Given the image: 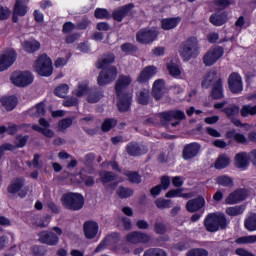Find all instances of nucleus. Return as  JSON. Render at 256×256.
Instances as JSON below:
<instances>
[{
	"mask_svg": "<svg viewBox=\"0 0 256 256\" xmlns=\"http://www.w3.org/2000/svg\"><path fill=\"white\" fill-rule=\"evenodd\" d=\"M133 83V79L129 75H120L115 83V93L117 96V107L121 113L131 109V101L133 94L127 92V87Z\"/></svg>",
	"mask_w": 256,
	"mask_h": 256,
	"instance_id": "f257e3e1",
	"label": "nucleus"
},
{
	"mask_svg": "<svg viewBox=\"0 0 256 256\" xmlns=\"http://www.w3.org/2000/svg\"><path fill=\"white\" fill-rule=\"evenodd\" d=\"M204 227L209 233H216L219 229H227V219L221 213H210L204 219Z\"/></svg>",
	"mask_w": 256,
	"mask_h": 256,
	"instance_id": "f03ea898",
	"label": "nucleus"
},
{
	"mask_svg": "<svg viewBox=\"0 0 256 256\" xmlns=\"http://www.w3.org/2000/svg\"><path fill=\"white\" fill-rule=\"evenodd\" d=\"M61 203L69 211H81L85 205V198L79 193L69 192L62 195Z\"/></svg>",
	"mask_w": 256,
	"mask_h": 256,
	"instance_id": "7ed1b4c3",
	"label": "nucleus"
},
{
	"mask_svg": "<svg viewBox=\"0 0 256 256\" xmlns=\"http://www.w3.org/2000/svg\"><path fill=\"white\" fill-rule=\"evenodd\" d=\"M179 53L184 61H191L199 55V42L196 38H189L179 48Z\"/></svg>",
	"mask_w": 256,
	"mask_h": 256,
	"instance_id": "20e7f679",
	"label": "nucleus"
},
{
	"mask_svg": "<svg viewBox=\"0 0 256 256\" xmlns=\"http://www.w3.org/2000/svg\"><path fill=\"white\" fill-rule=\"evenodd\" d=\"M63 235V230L57 226H54L51 230H44L39 232L38 241L43 245L49 247H55L59 245V237Z\"/></svg>",
	"mask_w": 256,
	"mask_h": 256,
	"instance_id": "39448f33",
	"label": "nucleus"
},
{
	"mask_svg": "<svg viewBox=\"0 0 256 256\" xmlns=\"http://www.w3.org/2000/svg\"><path fill=\"white\" fill-rule=\"evenodd\" d=\"M34 71L41 77H51L53 75V62L46 54H42L34 62Z\"/></svg>",
	"mask_w": 256,
	"mask_h": 256,
	"instance_id": "423d86ee",
	"label": "nucleus"
},
{
	"mask_svg": "<svg viewBox=\"0 0 256 256\" xmlns=\"http://www.w3.org/2000/svg\"><path fill=\"white\" fill-rule=\"evenodd\" d=\"M117 75H119V72L117 71V68L115 66H109L107 68H104L98 75V85H100V87L110 85V83H113V81L117 79Z\"/></svg>",
	"mask_w": 256,
	"mask_h": 256,
	"instance_id": "0eeeda50",
	"label": "nucleus"
},
{
	"mask_svg": "<svg viewBox=\"0 0 256 256\" xmlns=\"http://www.w3.org/2000/svg\"><path fill=\"white\" fill-rule=\"evenodd\" d=\"M11 83L16 87H27L33 83V74L29 71H17L11 75Z\"/></svg>",
	"mask_w": 256,
	"mask_h": 256,
	"instance_id": "6e6552de",
	"label": "nucleus"
},
{
	"mask_svg": "<svg viewBox=\"0 0 256 256\" xmlns=\"http://www.w3.org/2000/svg\"><path fill=\"white\" fill-rule=\"evenodd\" d=\"M185 112L181 110H172L169 112H164L160 114V121L164 125H167L168 123H171V121L175 120V122H172V127H177L179 125L180 121H183L185 119Z\"/></svg>",
	"mask_w": 256,
	"mask_h": 256,
	"instance_id": "1a4fd4ad",
	"label": "nucleus"
},
{
	"mask_svg": "<svg viewBox=\"0 0 256 256\" xmlns=\"http://www.w3.org/2000/svg\"><path fill=\"white\" fill-rule=\"evenodd\" d=\"M224 53L225 50H223V47L221 46L210 48L203 57L204 65H206V67H211V65H215V63L218 62L221 57H223Z\"/></svg>",
	"mask_w": 256,
	"mask_h": 256,
	"instance_id": "9d476101",
	"label": "nucleus"
},
{
	"mask_svg": "<svg viewBox=\"0 0 256 256\" xmlns=\"http://www.w3.org/2000/svg\"><path fill=\"white\" fill-rule=\"evenodd\" d=\"M17 61V52L13 49H8L0 54V73L7 71Z\"/></svg>",
	"mask_w": 256,
	"mask_h": 256,
	"instance_id": "9b49d317",
	"label": "nucleus"
},
{
	"mask_svg": "<svg viewBox=\"0 0 256 256\" xmlns=\"http://www.w3.org/2000/svg\"><path fill=\"white\" fill-rule=\"evenodd\" d=\"M159 35V32L155 29H141L137 34H136V40L138 43H142L144 45H147L149 43H153L155 39H157Z\"/></svg>",
	"mask_w": 256,
	"mask_h": 256,
	"instance_id": "f8f14e48",
	"label": "nucleus"
},
{
	"mask_svg": "<svg viewBox=\"0 0 256 256\" xmlns=\"http://www.w3.org/2000/svg\"><path fill=\"white\" fill-rule=\"evenodd\" d=\"M248 196L249 191H247V189L240 188L231 192L225 199V203L226 205H237V203L245 201Z\"/></svg>",
	"mask_w": 256,
	"mask_h": 256,
	"instance_id": "ddd939ff",
	"label": "nucleus"
},
{
	"mask_svg": "<svg viewBox=\"0 0 256 256\" xmlns=\"http://www.w3.org/2000/svg\"><path fill=\"white\" fill-rule=\"evenodd\" d=\"M126 241L132 245H138V243H149L151 236L141 231H132L126 235Z\"/></svg>",
	"mask_w": 256,
	"mask_h": 256,
	"instance_id": "4468645a",
	"label": "nucleus"
},
{
	"mask_svg": "<svg viewBox=\"0 0 256 256\" xmlns=\"http://www.w3.org/2000/svg\"><path fill=\"white\" fill-rule=\"evenodd\" d=\"M199 151H201V145L197 142L185 145L182 151L183 160L191 161V159H195L199 155Z\"/></svg>",
	"mask_w": 256,
	"mask_h": 256,
	"instance_id": "2eb2a0df",
	"label": "nucleus"
},
{
	"mask_svg": "<svg viewBox=\"0 0 256 256\" xmlns=\"http://www.w3.org/2000/svg\"><path fill=\"white\" fill-rule=\"evenodd\" d=\"M147 151H149L147 146L137 142H130L126 145V153L130 155V157H141V155H145Z\"/></svg>",
	"mask_w": 256,
	"mask_h": 256,
	"instance_id": "dca6fc26",
	"label": "nucleus"
},
{
	"mask_svg": "<svg viewBox=\"0 0 256 256\" xmlns=\"http://www.w3.org/2000/svg\"><path fill=\"white\" fill-rule=\"evenodd\" d=\"M228 85L232 93H241L243 91V80L238 73L233 72L229 76Z\"/></svg>",
	"mask_w": 256,
	"mask_h": 256,
	"instance_id": "f3484780",
	"label": "nucleus"
},
{
	"mask_svg": "<svg viewBox=\"0 0 256 256\" xmlns=\"http://www.w3.org/2000/svg\"><path fill=\"white\" fill-rule=\"evenodd\" d=\"M219 81L220 83H223L221 76L216 71H210L205 74L202 81V87L208 89V87H211V85L215 86V83H218Z\"/></svg>",
	"mask_w": 256,
	"mask_h": 256,
	"instance_id": "a211bd4d",
	"label": "nucleus"
},
{
	"mask_svg": "<svg viewBox=\"0 0 256 256\" xmlns=\"http://www.w3.org/2000/svg\"><path fill=\"white\" fill-rule=\"evenodd\" d=\"M205 207V198L198 196L197 198L191 199L186 203V209L189 213H196Z\"/></svg>",
	"mask_w": 256,
	"mask_h": 256,
	"instance_id": "6ab92c4d",
	"label": "nucleus"
},
{
	"mask_svg": "<svg viewBox=\"0 0 256 256\" xmlns=\"http://www.w3.org/2000/svg\"><path fill=\"white\" fill-rule=\"evenodd\" d=\"M24 185H25V179H23V178H16L8 186V192L9 193H13V194L19 193L20 197H25V195H27V192L21 190V189H23Z\"/></svg>",
	"mask_w": 256,
	"mask_h": 256,
	"instance_id": "aec40b11",
	"label": "nucleus"
},
{
	"mask_svg": "<svg viewBox=\"0 0 256 256\" xmlns=\"http://www.w3.org/2000/svg\"><path fill=\"white\" fill-rule=\"evenodd\" d=\"M250 157L247 152H239L235 155L234 165L238 169H247L249 167Z\"/></svg>",
	"mask_w": 256,
	"mask_h": 256,
	"instance_id": "412c9836",
	"label": "nucleus"
},
{
	"mask_svg": "<svg viewBox=\"0 0 256 256\" xmlns=\"http://www.w3.org/2000/svg\"><path fill=\"white\" fill-rule=\"evenodd\" d=\"M157 75V67L155 66H147L145 67L138 76V82L139 83H147L149 79L152 77H155Z\"/></svg>",
	"mask_w": 256,
	"mask_h": 256,
	"instance_id": "4be33fe9",
	"label": "nucleus"
},
{
	"mask_svg": "<svg viewBox=\"0 0 256 256\" xmlns=\"http://www.w3.org/2000/svg\"><path fill=\"white\" fill-rule=\"evenodd\" d=\"M84 233L87 239H94L99 233V224L95 221H88L84 223Z\"/></svg>",
	"mask_w": 256,
	"mask_h": 256,
	"instance_id": "5701e85b",
	"label": "nucleus"
},
{
	"mask_svg": "<svg viewBox=\"0 0 256 256\" xmlns=\"http://www.w3.org/2000/svg\"><path fill=\"white\" fill-rule=\"evenodd\" d=\"M152 94L156 101H159L165 95V81L163 79H158L154 82Z\"/></svg>",
	"mask_w": 256,
	"mask_h": 256,
	"instance_id": "b1692460",
	"label": "nucleus"
},
{
	"mask_svg": "<svg viewBox=\"0 0 256 256\" xmlns=\"http://www.w3.org/2000/svg\"><path fill=\"white\" fill-rule=\"evenodd\" d=\"M181 23V17L164 18L161 20V27L164 31H171Z\"/></svg>",
	"mask_w": 256,
	"mask_h": 256,
	"instance_id": "393cba45",
	"label": "nucleus"
},
{
	"mask_svg": "<svg viewBox=\"0 0 256 256\" xmlns=\"http://www.w3.org/2000/svg\"><path fill=\"white\" fill-rule=\"evenodd\" d=\"M133 7H135L133 4H127L123 7H121L120 9L115 10L112 14L113 19H115V21H118V22L123 21V18L129 14V11H131V9H133Z\"/></svg>",
	"mask_w": 256,
	"mask_h": 256,
	"instance_id": "a878e982",
	"label": "nucleus"
},
{
	"mask_svg": "<svg viewBox=\"0 0 256 256\" xmlns=\"http://www.w3.org/2000/svg\"><path fill=\"white\" fill-rule=\"evenodd\" d=\"M226 138L234 139V141H236V143H239L240 145H247V143H249L247 137L242 133H237L235 129L226 132Z\"/></svg>",
	"mask_w": 256,
	"mask_h": 256,
	"instance_id": "bb28decb",
	"label": "nucleus"
},
{
	"mask_svg": "<svg viewBox=\"0 0 256 256\" xmlns=\"http://www.w3.org/2000/svg\"><path fill=\"white\" fill-rule=\"evenodd\" d=\"M22 48L26 51V53H35L41 49V43L37 40H26L22 42Z\"/></svg>",
	"mask_w": 256,
	"mask_h": 256,
	"instance_id": "cd10ccee",
	"label": "nucleus"
},
{
	"mask_svg": "<svg viewBox=\"0 0 256 256\" xmlns=\"http://www.w3.org/2000/svg\"><path fill=\"white\" fill-rule=\"evenodd\" d=\"M149 99L151 95L149 89L144 88L136 93V100L140 105H149Z\"/></svg>",
	"mask_w": 256,
	"mask_h": 256,
	"instance_id": "c85d7f7f",
	"label": "nucleus"
},
{
	"mask_svg": "<svg viewBox=\"0 0 256 256\" xmlns=\"http://www.w3.org/2000/svg\"><path fill=\"white\" fill-rule=\"evenodd\" d=\"M39 125H41L42 127L41 133L42 135H44V137H48V139H53V137H55V132L49 129V127H51V124H49L47 120H45V118L39 119Z\"/></svg>",
	"mask_w": 256,
	"mask_h": 256,
	"instance_id": "c756f323",
	"label": "nucleus"
},
{
	"mask_svg": "<svg viewBox=\"0 0 256 256\" xmlns=\"http://www.w3.org/2000/svg\"><path fill=\"white\" fill-rule=\"evenodd\" d=\"M111 63H115V55L114 54H106L101 59L98 60L97 68L105 69Z\"/></svg>",
	"mask_w": 256,
	"mask_h": 256,
	"instance_id": "7c9ffc66",
	"label": "nucleus"
},
{
	"mask_svg": "<svg viewBox=\"0 0 256 256\" xmlns=\"http://www.w3.org/2000/svg\"><path fill=\"white\" fill-rule=\"evenodd\" d=\"M1 103L6 111H13L17 107V98L15 96L3 97Z\"/></svg>",
	"mask_w": 256,
	"mask_h": 256,
	"instance_id": "2f4dec72",
	"label": "nucleus"
},
{
	"mask_svg": "<svg viewBox=\"0 0 256 256\" xmlns=\"http://www.w3.org/2000/svg\"><path fill=\"white\" fill-rule=\"evenodd\" d=\"M229 165H231V159L229 158V156H227V154H221L217 158L214 167L216 169H225V167H229Z\"/></svg>",
	"mask_w": 256,
	"mask_h": 256,
	"instance_id": "473e14b6",
	"label": "nucleus"
},
{
	"mask_svg": "<svg viewBox=\"0 0 256 256\" xmlns=\"http://www.w3.org/2000/svg\"><path fill=\"white\" fill-rule=\"evenodd\" d=\"M210 23L216 27H221V25H225V23H227V15H225V13L213 14L210 17Z\"/></svg>",
	"mask_w": 256,
	"mask_h": 256,
	"instance_id": "72a5a7b5",
	"label": "nucleus"
},
{
	"mask_svg": "<svg viewBox=\"0 0 256 256\" xmlns=\"http://www.w3.org/2000/svg\"><path fill=\"white\" fill-rule=\"evenodd\" d=\"M45 111V103L41 102L29 110V115L30 117H43Z\"/></svg>",
	"mask_w": 256,
	"mask_h": 256,
	"instance_id": "f704fd0d",
	"label": "nucleus"
},
{
	"mask_svg": "<svg viewBox=\"0 0 256 256\" xmlns=\"http://www.w3.org/2000/svg\"><path fill=\"white\" fill-rule=\"evenodd\" d=\"M244 226L247 231H256V213H250L246 217Z\"/></svg>",
	"mask_w": 256,
	"mask_h": 256,
	"instance_id": "c9c22d12",
	"label": "nucleus"
},
{
	"mask_svg": "<svg viewBox=\"0 0 256 256\" xmlns=\"http://www.w3.org/2000/svg\"><path fill=\"white\" fill-rule=\"evenodd\" d=\"M14 15H19V17H25V15H27V6L24 4V0L16 1Z\"/></svg>",
	"mask_w": 256,
	"mask_h": 256,
	"instance_id": "e433bc0d",
	"label": "nucleus"
},
{
	"mask_svg": "<svg viewBox=\"0 0 256 256\" xmlns=\"http://www.w3.org/2000/svg\"><path fill=\"white\" fill-rule=\"evenodd\" d=\"M240 115L242 117H253L256 115V105L251 106L249 104L242 106L240 109Z\"/></svg>",
	"mask_w": 256,
	"mask_h": 256,
	"instance_id": "4c0bfd02",
	"label": "nucleus"
},
{
	"mask_svg": "<svg viewBox=\"0 0 256 256\" xmlns=\"http://www.w3.org/2000/svg\"><path fill=\"white\" fill-rule=\"evenodd\" d=\"M212 97L213 99H223V82H221L220 80L213 86Z\"/></svg>",
	"mask_w": 256,
	"mask_h": 256,
	"instance_id": "58836bf2",
	"label": "nucleus"
},
{
	"mask_svg": "<svg viewBox=\"0 0 256 256\" xmlns=\"http://www.w3.org/2000/svg\"><path fill=\"white\" fill-rule=\"evenodd\" d=\"M216 183L218 185H221L222 187H228L231 188L233 187V179L227 175H222L216 178Z\"/></svg>",
	"mask_w": 256,
	"mask_h": 256,
	"instance_id": "ea45409f",
	"label": "nucleus"
},
{
	"mask_svg": "<svg viewBox=\"0 0 256 256\" xmlns=\"http://www.w3.org/2000/svg\"><path fill=\"white\" fill-rule=\"evenodd\" d=\"M167 71L172 77H179L181 75V69L177 63L171 61L167 64Z\"/></svg>",
	"mask_w": 256,
	"mask_h": 256,
	"instance_id": "a19ab883",
	"label": "nucleus"
},
{
	"mask_svg": "<svg viewBox=\"0 0 256 256\" xmlns=\"http://www.w3.org/2000/svg\"><path fill=\"white\" fill-rule=\"evenodd\" d=\"M245 212V206H233L226 209L227 215L230 217H237V215H243Z\"/></svg>",
	"mask_w": 256,
	"mask_h": 256,
	"instance_id": "79ce46f5",
	"label": "nucleus"
},
{
	"mask_svg": "<svg viewBox=\"0 0 256 256\" xmlns=\"http://www.w3.org/2000/svg\"><path fill=\"white\" fill-rule=\"evenodd\" d=\"M124 175L127 177L128 181H130V183H134L136 185L141 183V175H139V172L125 171Z\"/></svg>",
	"mask_w": 256,
	"mask_h": 256,
	"instance_id": "37998d69",
	"label": "nucleus"
},
{
	"mask_svg": "<svg viewBox=\"0 0 256 256\" xmlns=\"http://www.w3.org/2000/svg\"><path fill=\"white\" fill-rule=\"evenodd\" d=\"M101 99H103V92L101 90L92 91L87 96L88 103H98Z\"/></svg>",
	"mask_w": 256,
	"mask_h": 256,
	"instance_id": "c03bdc74",
	"label": "nucleus"
},
{
	"mask_svg": "<svg viewBox=\"0 0 256 256\" xmlns=\"http://www.w3.org/2000/svg\"><path fill=\"white\" fill-rule=\"evenodd\" d=\"M117 195L120 199H127L133 196V189L120 186L117 190Z\"/></svg>",
	"mask_w": 256,
	"mask_h": 256,
	"instance_id": "a18cd8bd",
	"label": "nucleus"
},
{
	"mask_svg": "<svg viewBox=\"0 0 256 256\" xmlns=\"http://www.w3.org/2000/svg\"><path fill=\"white\" fill-rule=\"evenodd\" d=\"M236 243L238 245H249V244L256 243V235L240 237L236 239Z\"/></svg>",
	"mask_w": 256,
	"mask_h": 256,
	"instance_id": "49530a36",
	"label": "nucleus"
},
{
	"mask_svg": "<svg viewBox=\"0 0 256 256\" xmlns=\"http://www.w3.org/2000/svg\"><path fill=\"white\" fill-rule=\"evenodd\" d=\"M96 19H110L111 13L105 8H97L94 12Z\"/></svg>",
	"mask_w": 256,
	"mask_h": 256,
	"instance_id": "de8ad7c7",
	"label": "nucleus"
},
{
	"mask_svg": "<svg viewBox=\"0 0 256 256\" xmlns=\"http://www.w3.org/2000/svg\"><path fill=\"white\" fill-rule=\"evenodd\" d=\"M100 179L104 183H111V181L117 179V176L113 172L104 171L100 173Z\"/></svg>",
	"mask_w": 256,
	"mask_h": 256,
	"instance_id": "09e8293b",
	"label": "nucleus"
},
{
	"mask_svg": "<svg viewBox=\"0 0 256 256\" xmlns=\"http://www.w3.org/2000/svg\"><path fill=\"white\" fill-rule=\"evenodd\" d=\"M54 93L57 97H67V93H69V85L61 84L55 89Z\"/></svg>",
	"mask_w": 256,
	"mask_h": 256,
	"instance_id": "8fccbe9b",
	"label": "nucleus"
},
{
	"mask_svg": "<svg viewBox=\"0 0 256 256\" xmlns=\"http://www.w3.org/2000/svg\"><path fill=\"white\" fill-rule=\"evenodd\" d=\"M144 256H167V252L159 248H151L144 252Z\"/></svg>",
	"mask_w": 256,
	"mask_h": 256,
	"instance_id": "3c124183",
	"label": "nucleus"
},
{
	"mask_svg": "<svg viewBox=\"0 0 256 256\" xmlns=\"http://www.w3.org/2000/svg\"><path fill=\"white\" fill-rule=\"evenodd\" d=\"M73 125V120L71 118H64L58 122V131H65Z\"/></svg>",
	"mask_w": 256,
	"mask_h": 256,
	"instance_id": "603ef678",
	"label": "nucleus"
},
{
	"mask_svg": "<svg viewBox=\"0 0 256 256\" xmlns=\"http://www.w3.org/2000/svg\"><path fill=\"white\" fill-rule=\"evenodd\" d=\"M186 256H209V252L203 248L191 249Z\"/></svg>",
	"mask_w": 256,
	"mask_h": 256,
	"instance_id": "864d4df0",
	"label": "nucleus"
},
{
	"mask_svg": "<svg viewBox=\"0 0 256 256\" xmlns=\"http://www.w3.org/2000/svg\"><path fill=\"white\" fill-rule=\"evenodd\" d=\"M115 125H117V121L115 119H106L102 124V131L107 133L108 131H111Z\"/></svg>",
	"mask_w": 256,
	"mask_h": 256,
	"instance_id": "5fc2aeb1",
	"label": "nucleus"
},
{
	"mask_svg": "<svg viewBox=\"0 0 256 256\" xmlns=\"http://www.w3.org/2000/svg\"><path fill=\"white\" fill-rule=\"evenodd\" d=\"M223 111L227 115V117H235V115H239V113H241V109L237 105L228 107Z\"/></svg>",
	"mask_w": 256,
	"mask_h": 256,
	"instance_id": "6e6d98bb",
	"label": "nucleus"
},
{
	"mask_svg": "<svg viewBox=\"0 0 256 256\" xmlns=\"http://www.w3.org/2000/svg\"><path fill=\"white\" fill-rule=\"evenodd\" d=\"M154 231L157 235H165V233H167V225L163 222H156L154 225Z\"/></svg>",
	"mask_w": 256,
	"mask_h": 256,
	"instance_id": "4d7b16f0",
	"label": "nucleus"
},
{
	"mask_svg": "<svg viewBox=\"0 0 256 256\" xmlns=\"http://www.w3.org/2000/svg\"><path fill=\"white\" fill-rule=\"evenodd\" d=\"M29 141V136H17L15 139V149L25 147Z\"/></svg>",
	"mask_w": 256,
	"mask_h": 256,
	"instance_id": "13d9d810",
	"label": "nucleus"
},
{
	"mask_svg": "<svg viewBox=\"0 0 256 256\" xmlns=\"http://www.w3.org/2000/svg\"><path fill=\"white\" fill-rule=\"evenodd\" d=\"M85 93H87V83L79 84L78 88L73 92L76 97H83Z\"/></svg>",
	"mask_w": 256,
	"mask_h": 256,
	"instance_id": "bf43d9fd",
	"label": "nucleus"
},
{
	"mask_svg": "<svg viewBox=\"0 0 256 256\" xmlns=\"http://www.w3.org/2000/svg\"><path fill=\"white\" fill-rule=\"evenodd\" d=\"M155 205L158 209H169L171 207V200L158 199L155 201Z\"/></svg>",
	"mask_w": 256,
	"mask_h": 256,
	"instance_id": "052dcab7",
	"label": "nucleus"
},
{
	"mask_svg": "<svg viewBox=\"0 0 256 256\" xmlns=\"http://www.w3.org/2000/svg\"><path fill=\"white\" fill-rule=\"evenodd\" d=\"M181 193H183V189H172L166 193L165 197H167V199H171L173 197H181Z\"/></svg>",
	"mask_w": 256,
	"mask_h": 256,
	"instance_id": "680f3d73",
	"label": "nucleus"
},
{
	"mask_svg": "<svg viewBox=\"0 0 256 256\" xmlns=\"http://www.w3.org/2000/svg\"><path fill=\"white\" fill-rule=\"evenodd\" d=\"M10 15H11V10H9V8L0 6V19L2 21H5V19H9Z\"/></svg>",
	"mask_w": 256,
	"mask_h": 256,
	"instance_id": "e2e57ef3",
	"label": "nucleus"
},
{
	"mask_svg": "<svg viewBox=\"0 0 256 256\" xmlns=\"http://www.w3.org/2000/svg\"><path fill=\"white\" fill-rule=\"evenodd\" d=\"M14 149H15V145L10 143H6L0 146V159H1V156L5 154V151H14Z\"/></svg>",
	"mask_w": 256,
	"mask_h": 256,
	"instance_id": "0e129e2a",
	"label": "nucleus"
},
{
	"mask_svg": "<svg viewBox=\"0 0 256 256\" xmlns=\"http://www.w3.org/2000/svg\"><path fill=\"white\" fill-rule=\"evenodd\" d=\"M9 247V238L8 236H0V251H3V249H7Z\"/></svg>",
	"mask_w": 256,
	"mask_h": 256,
	"instance_id": "69168bd1",
	"label": "nucleus"
},
{
	"mask_svg": "<svg viewBox=\"0 0 256 256\" xmlns=\"http://www.w3.org/2000/svg\"><path fill=\"white\" fill-rule=\"evenodd\" d=\"M78 100L75 97L67 98L63 101L64 107H75L77 105Z\"/></svg>",
	"mask_w": 256,
	"mask_h": 256,
	"instance_id": "338daca9",
	"label": "nucleus"
},
{
	"mask_svg": "<svg viewBox=\"0 0 256 256\" xmlns=\"http://www.w3.org/2000/svg\"><path fill=\"white\" fill-rule=\"evenodd\" d=\"M235 253L238 256H255V254H253L252 252H250L249 250H247L245 248H238L235 250Z\"/></svg>",
	"mask_w": 256,
	"mask_h": 256,
	"instance_id": "774afa93",
	"label": "nucleus"
}]
</instances>
